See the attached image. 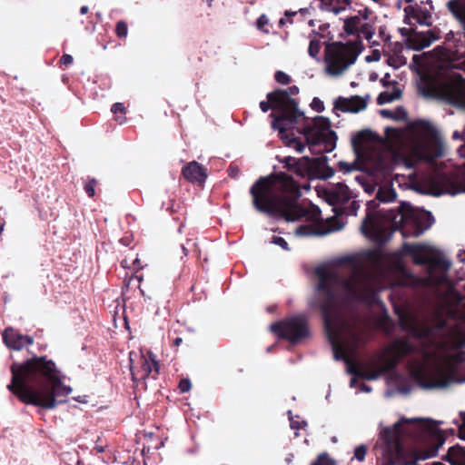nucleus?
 I'll return each mask as SVG.
<instances>
[{
  "mask_svg": "<svg viewBox=\"0 0 465 465\" xmlns=\"http://www.w3.org/2000/svg\"><path fill=\"white\" fill-rule=\"evenodd\" d=\"M288 414H289L291 429H292V430H300V429L304 428L307 425V422L305 420H300V417L299 416L293 417L292 415V411H288Z\"/></svg>",
  "mask_w": 465,
  "mask_h": 465,
  "instance_id": "nucleus-35",
  "label": "nucleus"
},
{
  "mask_svg": "<svg viewBox=\"0 0 465 465\" xmlns=\"http://www.w3.org/2000/svg\"><path fill=\"white\" fill-rule=\"evenodd\" d=\"M376 205L375 201L368 203L361 231L364 236L378 243L388 241L397 229L401 230L403 236L419 237L434 223L430 212L414 208L405 203L396 209L372 210Z\"/></svg>",
  "mask_w": 465,
  "mask_h": 465,
  "instance_id": "nucleus-6",
  "label": "nucleus"
},
{
  "mask_svg": "<svg viewBox=\"0 0 465 465\" xmlns=\"http://www.w3.org/2000/svg\"><path fill=\"white\" fill-rule=\"evenodd\" d=\"M130 370L133 381L146 379L153 371L158 373L159 364L154 355L148 351L147 354L130 352Z\"/></svg>",
  "mask_w": 465,
  "mask_h": 465,
  "instance_id": "nucleus-16",
  "label": "nucleus"
},
{
  "mask_svg": "<svg viewBox=\"0 0 465 465\" xmlns=\"http://www.w3.org/2000/svg\"><path fill=\"white\" fill-rule=\"evenodd\" d=\"M122 266L126 268V267H130L128 262H127V259H124L122 261Z\"/></svg>",
  "mask_w": 465,
  "mask_h": 465,
  "instance_id": "nucleus-60",
  "label": "nucleus"
},
{
  "mask_svg": "<svg viewBox=\"0 0 465 465\" xmlns=\"http://www.w3.org/2000/svg\"><path fill=\"white\" fill-rule=\"evenodd\" d=\"M460 424L458 421H456V424L459 426V438L460 440H465V412H460Z\"/></svg>",
  "mask_w": 465,
  "mask_h": 465,
  "instance_id": "nucleus-42",
  "label": "nucleus"
},
{
  "mask_svg": "<svg viewBox=\"0 0 465 465\" xmlns=\"http://www.w3.org/2000/svg\"><path fill=\"white\" fill-rule=\"evenodd\" d=\"M338 168L340 172L344 173H350L356 170V164L354 163L339 162Z\"/></svg>",
  "mask_w": 465,
  "mask_h": 465,
  "instance_id": "nucleus-37",
  "label": "nucleus"
},
{
  "mask_svg": "<svg viewBox=\"0 0 465 465\" xmlns=\"http://www.w3.org/2000/svg\"><path fill=\"white\" fill-rule=\"evenodd\" d=\"M192 384L190 380L183 379L179 383V389L182 392H187L191 390Z\"/></svg>",
  "mask_w": 465,
  "mask_h": 465,
  "instance_id": "nucleus-45",
  "label": "nucleus"
},
{
  "mask_svg": "<svg viewBox=\"0 0 465 465\" xmlns=\"http://www.w3.org/2000/svg\"><path fill=\"white\" fill-rule=\"evenodd\" d=\"M318 305L324 328L336 361H344L347 371L353 374L351 387H356L358 378L377 380L381 371H359L352 360L357 349L365 341V327L361 320L351 312L357 304H378L384 309L379 292L385 289L382 272L370 264L362 255L340 258L335 264L316 268Z\"/></svg>",
  "mask_w": 465,
  "mask_h": 465,
  "instance_id": "nucleus-1",
  "label": "nucleus"
},
{
  "mask_svg": "<svg viewBox=\"0 0 465 465\" xmlns=\"http://www.w3.org/2000/svg\"><path fill=\"white\" fill-rule=\"evenodd\" d=\"M446 460L451 465H465V449L460 445L449 449Z\"/></svg>",
  "mask_w": 465,
  "mask_h": 465,
  "instance_id": "nucleus-26",
  "label": "nucleus"
},
{
  "mask_svg": "<svg viewBox=\"0 0 465 465\" xmlns=\"http://www.w3.org/2000/svg\"><path fill=\"white\" fill-rule=\"evenodd\" d=\"M401 91L399 88H394L392 91H385L378 96V104H384L393 102L401 97Z\"/></svg>",
  "mask_w": 465,
  "mask_h": 465,
  "instance_id": "nucleus-30",
  "label": "nucleus"
},
{
  "mask_svg": "<svg viewBox=\"0 0 465 465\" xmlns=\"http://www.w3.org/2000/svg\"><path fill=\"white\" fill-rule=\"evenodd\" d=\"M183 340L180 337L174 339L173 342L176 346H179L182 343Z\"/></svg>",
  "mask_w": 465,
  "mask_h": 465,
  "instance_id": "nucleus-58",
  "label": "nucleus"
},
{
  "mask_svg": "<svg viewBox=\"0 0 465 465\" xmlns=\"http://www.w3.org/2000/svg\"><path fill=\"white\" fill-rule=\"evenodd\" d=\"M183 251L184 254L186 255L187 252H186V248L184 246H183Z\"/></svg>",
  "mask_w": 465,
  "mask_h": 465,
  "instance_id": "nucleus-63",
  "label": "nucleus"
},
{
  "mask_svg": "<svg viewBox=\"0 0 465 465\" xmlns=\"http://www.w3.org/2000/svg\"><path fill=\"white\" fill-rule=\"evenodd\" d=\"M292 459H293V456H292V455H291V456H289V457H287V458H286V461H287L288 463H290V462H292Z\"/></svg>",
  "mask_w": 465,
  "mask_h": 465,
  "instance_id": "nucleus-61",
  "label": "nucleus"
},
{
  "mask_svg": "<svg viewBox=\"0 0 465 465\" xmlns=\"http://www.w3.org/2000/svg\"><path fill=\"white\" fill-rule=\"evenodd\" d=\"M367 62H378L381 59V52L378 49H374L371 54L366 56Z\"/></svg>",
  "mask_w": 465,
  "mask_h": 465,
  "instance_id": "nucleus-46",
  "label": "nucleus"
},
{
  "mask_svg": "<svg viewBox=\"0 0 465 465\" xmlns=\"http://www.w3.org/2000/svg\"><path fill=\"white\" fill-rule=\"evenodd\" d=\"M270 331L279 338L296 343L308 334V328L303 316H293L270 325Z\"/></svg>",
  "mask_w": 465,
  "mask_h": 465,
  "instance_id": "nucleus-13",
  "label": "nucleus"
},
{
  "mask_svg": "<svg viewBox=\"0 0 465 465\" xmlns=\"http://www.w3.org/2000/svg\"><path fill=\"white\" fill-rule=\"evenodd\" d=\"M240 171L237 167H230L229 168V175L232 178H236L239 174Z\"/></svg>",
  "mask_w": 465,
  "mask_h": 465,
  "instance_id": "nucleus-51",
  "label": "nucleus"
},
{
  "mask_svg": "<svg viewBox=\"0 0 465 465\" xmlns=\"http://www.w3.org/2000/svg\"><path fill=\"white\" fill-rule=\"evenodd\" d=\"M308 24H309L310 26H312L314 25V21L312 19H310L308 21Z\"/></svg>",
  "mask_w": 465,
  "mask_h": 465,
  "instance_id": "nucleus-62",
  "label": "nucleus"
},
{
  "mask_svg": "<svg viewBox=\"0 0 465 465\" xmlns=\"http://www.w3.org/2000/svg\"><path fill=\"white\" fill-rule=\"evenodd\" d=\"M445 96L450 104L465 109V80L460 79L448 84Z\"/></svg>",
  "mask_w": 465,
  "mask_h": 465,
  "instance_id": "nucleus-20",
  "label": "nucleus"
},
{
  "mask_svg": "<svg viewBox=\"0 0 465 465\" xmlns=\"http://www.w3.org/2000/svg\"><path fill=\"white\" fill-rule=\"evenodd\" d=\"M73 56L71 54H64L62 57H61V64H64V65H69L73 63Z\"/></svg>",
  "mask_w": 465,
  "mask_h": 465,
  "instance_id": "nucleus-49",
  "label": "nucleus"
},
{
  "mask_svg": "<svg viewBox=\"0 0 465 465\" xmlns=\"http://www.w3.org/2000/svg\"><path fill=\"white\" fill-rule=\"evenodd\" d=\"M298 190L294 180L284 173H278L266 177H261L251 187L254 208L272 218H283L286 222L305 221L295 230L297 236L324 235L341 230L347 221L343 215L357 214L360 203L355 200L356 193L342 183H337L325 190L327 202L332 206L335 216L326 220V229L323 232L315 230L312 226L320 216V211L310 204L298 203L291 198Z\"/></svg>",
  "mask_w": 465,
  "mask_h": 465,
  "instance_id": "nucleus-3",
  "label": "nucleus"
},
{
  "mask_svg": "<svg viewBox=\"0 0 465 465\" xmlns=\"http://www.w3.org/2000/svg\"><path fill=\"white\" fill-rule=\"evenodd\" d=\"M457 256L460 262H465V250L460 251Z\"/></svg>",
  "mask_w": 465,
  "mask_h": 465,
  "instance_id": "nucleus-54",
  "label": "nucleus"
},
{
  "mask_svg": "<svg viewBox=\"0 0 465 465\" xmlns=\"http://www.w3.org/2000/svg\"><path fill=\"white\" fill-rule=\"evenodd\" d=\"M376 15L368 7L360 9L357 14L347 16L343 20V30L348 35L356 36L361 40H366L371 45H378L379 42L374 38L376 32Z\"/></svg>",
  "mask_w": 465,
  "mask_h": 465,
  "instance_id": "nucleus-12",
  "label": "nucleus"
},
{
  "mask_svg": "<svg viewBox=\"0 0 465 465\" xmlns=\"http://www.w3.org/2000/svg\"><path fill=\"white\" fill-rule=\"evenodd\" d=\"M75 400H76L77 401H79V402H86V401H86V396H84V397H81V396H80V397L76 398Z\"/></svg>",
  "mask_w": 465,
  "mask_h": 465,
  "instance_id": "nucleus-59",
  "label": "nucleus"
},
{
  "mask_svg": "<svg viewBox=\"0 0 465 465\" xmlns=\"http://www.w3.org/2000/svg\"><path fill=\"white\" fill-rule=\"evenodd\" d=\"M369 136V132L361 131L351 139L352 146L357 154H359L361 151L364 150V143L368 140Z\"/></svg>",
  "mask_w": 465,
  "mask_h": 465,
  "instance_id": "nucleus-29",
  "label": "nucleus"
},
{
  "mask_svg": "<svg viewBox=\"0 0 465 465\" xmlns=\"http://www.w3.org/2000/svg\"><path fill=\"white\" fill-rule=\"evenodd\" d=\"M401 31V35L406 37L407 46L410 49L417 51L430 46L439 38L438 34L431 29L427 31H416L414 29L403 28Z\"/></svg>",
  "mask_w": 465,
  "mask_h": 465,
  "instance_id": "nucleus-17",
  "label": "nucleus"
},
{
  "mask_svg": "<svg viewBox=\"0 0 465 465\" xmlns=\"http://www.w3.org/2000/svg\"><path fill=\"white\" fill-rule=\"evenodd\" d=\"M271 242L281 246L283 250H289L288 243L282 237L273 236Z\"/></svg>",
  "mask_w": 465,
  "mask_h": 465,
  "instance_id": "nucleus-44",
  "label": "nucleus"
},
{
  "mask_svg": "<svg viewBox=\"0 0 465 465\" xmlns=\"http://www.w3.org/2000/svg\"><path fill=\"white\" fill-rule=\"evenodd\" d=\"M5 345L13 350L20 351L34 342L31 336L23 335L13 328H6L3 332Z\"/></svg>",
  "mask_w": 465,
  "mask_h": 465,
  "instance_id": "nucleus-19",
  "label": "nucleus"
},
{
  "mask_svg": "<svg viewBox=\"0 0 465 465\" xmlns=\"http://www.w3.org/2000/svg\"><path fill=\"white\" fill-rule=\"evenodd\" d=\"M11 372L12 380L7 389L25 404L54 409L73 391L70 386L63 383V376L54 362L45 357L15 362Z\"/></svg>",
  "mask_w": 465,
  "mask_h": 465,
  "instance_id": "nucleus-5",
  "label": "nucleus"
},
{
  "mask_svg": "<svg viewBox=\"0 0 465 465\" xmlns=\"http://www.w3.org/2000/svg\"><path fill=\"white\" fill-rule=\"evenodd\" d=\"M267 98L268 102L262 101L260 103V108L263 113L269 109L272 110L271 117L274 120L272 123V127L278 130L281 139L288 147L300 153H302L305 148L303 143L287 134L290 129L294 128L296 124L304 120L303 113L298 109L296 101L290 97L286 91L282 90L268 94Z\"/></svg>",
  "mask_w": 465,
  "mask_h": 465,
  "instance_id": "nucleus-9",
  "label": "nucleus"
},
{
  "mask_svg": "<svg viewBox=\"0 0 465 465\" xmlns=\"http://www.w3.org/2000/svg\"><path fill=\"white\" fill-rule=\"evenodd\" d=\"M87 12H88V6L84 5L81 7V9H80L81 15H85Z\"/></svg>",
  "mask_w": 465,
  "mask_h": 465,
  "instance_id": "nucleus-57",
  "label": "nucleus"
},
{
  "mask_svg": "<svg viewBox=\"0 0 465 465\" xmlns=\"http://www.w3.org/2000/svg\"><path fill=\"white\" fill-rule=\"evenodd\" d=\"M309 150L312 154H321L316 158L308 156V163H303L302 175L316 179H329L334 171L328 165V158L322 155L332 152L336 147L337 136L331 129L328 118L317 116L302 128Z\"/></svg>",
  "mask_w": 465,
  "mask_h": 465,
  "instance_id": "nucleus-8",
  "label": "nucleus"
},
{
  "mask_svg": "<svg viewBox=\"0 0 465 465\" xmlns=\"http://www.w3.org/2000/svg\"><path fill=\"white\" fill-rule=\"evenodd\" d=\"M359 95H353L348 98L340 96L334 102L333 111L337 114L338 111L342 113L356 114L367 107V99Z\"/></svg>",
  "mask_w": 465,
  "mask_h": 465,
  "instance_id": "nucleus-18",
  "label": "nucleus"
},
{
  "mask_svg": "<svg viewBox=\"0 0 465 465\" xmlns=\"http://www.w3.org/2000/svg\"><path fill=\"white\" fill-rule=\"evenodd\" d=\"M413 386L405 381H401L395 385V387L391 388L386 391V395L388 397L395 396L396 394H400L402 396H407L412 391Z\"/></svg>",
  "mask_w": 465,
  "mask_h": 465,
  "instance_id": "nucleus-28",
  "label": "nucleus"
},
{
  "mask_svg": "<svg viewBox=\"0 0 465 465\" xmlns=\"http://www.w3.org/2000/svg\"><path fill=\"white\" fill-rule=\"evenodd\" d=\"M410 3L404 8L405 22L411 26L420 25L430 26L432 24V0H406Z\"/></svg>",
  "mask_w": 465,
  "mask_h": 465,
  "instance_id": "nucleus-15",
  "label": "nucleus"
},
{
  "mask_svg": "<svg viewBox=\"0 0 465 465\" xmlns=\"http://www.w3.org/2000/svg\"><path fill=\"white\" fill-rule=\"evenodd\" d=\"M450 66L465 73V53L457 54L450 58Z\"/></svg>",
  "mask_w": 465,
  "mask_h": 465,
  "instance_id": "nucleus-34",
  "label": "nucleus"
},
{
  "mask_svg": "<svg viewBox=\"0 0 465 465\" xmlns=\"http://www.w3.org/2000/svg\"><path fill=\"white\" fill-rule=\"evenodd\" d=\"M361 52L360 42L326 44L324 51L326 74L332 77L343 74L356 62Z\"/></svg>",
  "mask_w": 465,
  "mask_h": 465,
  "instance_id": "nucleus-11",
  "label": "nucleus"
},
{
  "mask_svg": "<svg viewBox=\"0 0 465 465\" xmlns=\"http://www.w3.org/2000/svg\"><path fill=\"white\" fill-rule=\"evenodd\" d=\"M111 111L114 114H117V113L124 114L125 112V107H124V104H122V103H115L112 105Z\"/></svg>",
  "mask_w": 465,
  "mask_h": 465,
  "instance_id": "nucleus-48",
  "label": "nucleus"
},
{
  "mask_svg": "<svg viewBox=\"0 0 465 465\" xmlns=\"http://www.w3.org/2000/svg\"><path fill=\"white\" fill-rule=\"evenodd\" d=\"M395 197L396 193L389 186L380 187L376 193L377 200L380 203H384L392 202L395 199Z\"/></svg>",
  "mask_w": 465,
  "mask_h": 465,
  "instance_id": "nucleus-31",
  "label": "nucleus"
},
{
  "mask_svg": "<svg viewBox=\"0 0 465 465\" xmlns=\"http://www.w3.org/2000/svg\"><path fill=\"white\" fill-rule=\"evenodd\" d=\"M381 115L384 118H391V119H394L395 116H394V113L391 110H388V109H383L381 111Z\"/></svg>",
  "mask_w": 465,
  "mask_h": 465,
  "instance_id": "nucleus-50",
  "label": "nucleus"
},
{
  "mask_svg": "<svg viewBox=\"0 0 465 465\" xmlns=\"http://www.w3.org/2000/svg\"><path fill=\"white\" fill-rule=\"evenodd\" d=\"M311 15V8H301L298 11H285L284 16L279 20V26L283 27L288 24L302 23Z\"/></svg>",
  "mask_w": 465,
  "mask_h": 465,
  "instance_id": "nucleus-22",
  "label": "nucleus"
},
{
  "mask_svg": "<svg viewBox=\"0 0 465 465\" xmlns=\"http://www.w3.org/2000/svg\"><path fill=\"white\" fill-rule=\"evenodd\" d=\"M444 143L436 126L429 121L418 120L410 125L404 165L411 169L418 162H431L444 154Z\"/></svg>",
  "mask_w": 465,
  "mask_h": 465,
  "instance_id": "nucleus-10",
  "label": "nucleus"
},
{
  "mask_svg": "<svg viewBox=\"0 0 465 465\" xmlns=\"http://www.w3.org/2000/svg\"><path fill=\"white\" fill-rule=\"evenodd\" d=\"M311 106L313 110H315L318 113H321L324 110V104L322 101L317 97L313 98Z\"/></svg>",
  "mask_w": 465,
  "mask_h": 465,
  "instance_id": "nucleus-43",
  "label": "nucleus"
},
{
  "mask_svg": "<svg viewBox=\"0 0 465 465\" xmlns=\"http://www.w3.org/2000/svg\"><path fill=\"white\" fill-rule=\"evenodd\" d=\"M256 27L257 29L262 32V34H270L271 29L272 27V25L269 19V17L262 14L261 15L258 19L256 20Z\"/></svg>",
  "mask_w": 465,
  "mask_h": 465,
  "instance_id": "nucleus-32",
  "label": "nucleus"
},
{
  "mask_svg": "<svg viewBox=\"0 0 465 465\" xmlns=\"http://www.w3.org/2000/svg\"><path fill=\"white\" fill-rule=\"evenodd\" d=\"M289 95L291 96L292 94H298L299 92V89L297 86H291L288 90H285Z\"/></svg>",
  "mask_w": 465,
  "mask_h": 465,
  "instance_id": "nucleus-52",
  "label": "nucleus"
},
{
  "mask_svg": "<svg viewBox=\"0 0 465 465\" xmlns=\"http://www.w3.org/2000/svg\"><path fill=\"white\" fill-rule=\"evenodd\" d=\"M84 190L90 197H93L95 193L94 181L92 180V181H89L88 183H86L84 185Z\"/></svg>",
  "mask_w": 465,
  "mask_h": 465,
  "instance_id": "nucleus-47",
  "label": "nucleus"
},
{
  "mask_svg": "<svg viewBox=\"0 0 465 465\" xmlns=\"http://www.w3.org/2000/svg\"><path fill=\"white\" fill-rule=\"evenodd\" d=\"M323 38V35L315 33V31H312V35H310L308 54L312 58H314L317 61H320L318 54L321 51L322 45L326 43L325 41H322Z\"/></svg>",
  "mask_w": 465,
  "mask_h": 465,
  "instance_id": "nucleus-27",
  "label": "nucleus"
},
{
  "mask_svg": "<svg viewBox=\"0 0 465 465\" xmlns=\"http://www.w3.org/2000/svg\"><path fill=\"white\" fill-rule=\"evenodd\" d=\"M431 420L401 419L381 430L379 465H410L437 456L445 438Z\"/></svg>",
  "mask_w": 465,
  "mask_h": 465,
  "instance_id": "nucleus-4",
  "label": "nucleus"
},
{
  "mask_svg": "<svg viewBox=\"0 0 465 465\" xmlns=\"http://www.w3.org/2000/svg\"><path fill=\"white\" fill-rule=\"evenodd\" d=\"M359 391H361V392H371V388L368 385H365V384H361Z\"/></svg>",
  "mask_w": 465,
  "mask_h": 465,
  "instance_id": "nucleus-53",
  "label": "nucleus"
},
{
  "mask_svg": "<svg viewBox=\"0 0 465 465\" xmlns=\"http://www.w3.org/2000/svg\"><path fill=\"white\" fill-rule=\"evenodd\" d=\"M402 252L409 254L414 263L424 266L426 276L419 277L408 272L401 263V252L395 253L396 269L401 272L400 284L411 287H431L443 284L447 281V271L450 262L441 252L430 245L423 243H404Z\"/></svg>",
  "mask_w": 465,
  "mask_h": 465,
  "instance_id": "nucleus-7",
  "label": "nucleus"
},
{
  "mask_svg": "<svg viewBox=\"0 0 465 465\" xmlns=\"http://www.w3.org/2000/svg\"><path fill=\"white\" fill-rule=\"evenodd\" d=\"M280 163L283 164L284 168L293 171L297 175H302L303 163H308V156L302 158H294L292 156H285L281 158Z\"/></svg>",
  "mask_w": 465,
  "mask_h": 465,
  "instance_id": "nucleus-24",
  "label": "nucleus"
},
{
  "mask_svg": "<svg viewBox=\"0 0 465 465\" xmlns=\"http://www.w3.org/2000/svg\"><path fill=\"white\" fill-rule=\"evenodd\" d=\"M311 465H335V462L327 454H321Z\"/></svg>",
  "mask_w": 465,
  "mask_h": 465,
  "instance_id": "nucleus-38",
  "label": "nucleus"
},
{
  "mask_svg": "<svg viewBox=\"0 0 465 465\" xmlns=\"http://www.w3.org/2000/svg\"><path fill=\"white\" fill-rule=\"evenodd\" d=\"M446 5L465 32V0H450Z\"/></svg>",
  "mask_w": 465,
  "mask_h": 465,
  "instance_id": "nucleus-23",
  "label": "nucleus"
},
{
  "mask_svg": "<svg viewBox=\"0 0 465 465\" xmlns=\"http://www.w3.org/2000/svg\"><path fill=\"white\" fill-rule=\"evenodd\" d=\"M115 31L119 37H125L128 33L127 25L123 21H119L116 25Z\"/></svg>",
  "mask_w": 465,
  "mask_h": 465,
  "instance_id": "nucleus-41",
  "label": "nucleus"
},
{
  "mask_svg": "<svg viewBox=\"0 0 465 465\" xmlns=\"http://www.w3.org/2000/svg\"><path fill=\"white\" fill-rule=\"evenodd\" d=\"M348 0H321L320 7L322 11L338 15L349 5Z\"/></svg>",
  "mask_w": 465,
  "mask_h": 465,
  "instance_id": "nucleus-25",
  "label": "nucleus"
},
{
  "mask_svg": "<svg viewBox=\"0 0 465 465\" xmlns=\"http://www.w3.org/2000/svg\"><path fill=\"white\" fill-rule=\"evenodd\" d=\"M432 465H442V464L440 462H433Z\"/></svg>",
  "mask_w": 465,
  "mask_h": 465,
  "instance_id": "nucleus-64",
  "label": "nucleus"
},
{
  "mask_svg": "<svg viewBox=\"0 0 465 465\" xmlns=\"http://www.w3.org/2000/svg\"><path fill=\"white\" fill-rule=\"evenodd\" d=\"M412 60L415 64L421 65V63H420L421 57L420 56L415 54V55H413Z\"/></svg>",
  "mask_w": 465,
  "mask_h": 465,
  "instance_id": "nucleus-55",
  "label": "nucleus"
},
{
  "mask_svg": "<svg viewBox=\"0 0 465 465\" xmlns=\"http://www.w3.org/2000/svg\"><path fill=\"white\" fill-rule=\"evenodd\" d=\"M132 268L134 270H136L139 268V259L138 258H134V261H133V266Z\"/></svg>",
  "mask_w": 465,
  "mask_h": 465,
  "instance_id": "nucleus-56",
  "label": "nucleus"
},
{
  "mask_svg": "<svg viewBox=\"0 0 465 465\" xmlns=\"http://www.w3.org/2000/svg\"><path fill=\"white\" fill-rule=\"evenodd\" d=\"M274 79L281 84H288L291 81V77L282 71H277L275 73Z\"/></svg>",
  "mask_w": 465,
  "mask_h": 465,
  "instance_id": "nucleus-40",
  "label": "nucleus"
},
{
  "mask_svg": "<svg viewBox=\"0 0 465 465\" xmlns=\"http://www.w3.org/2000/svg\"><path fill=\"white\" fill-rule=\"evenodd\" d=\"M451 138L454 141L462 142V143L458 147L457 152L460 157L465 158V125L463 126L461 131H454L452 133Z\"/></svg>",
  "mask_w": 465,
  "mask_h": 465,
  "instance_id": "nucleus-33",
  "label": "nucleus"
},
{
  "mask_svg": "<svg viewBox=\"0 0 465 465\" xmlns=\"http://www.w3.org/2000/svg\"><path fill=\"white\" fill-rule=\"evenodd\" d=\"M183 177L193 183H203L207 178L205 169L197 162L193 161L183 168Z\"/></svg>",
  "mask_w": 465,
  "mask_h": 465,
  "instance_id": "nucleus-21",
  "label": "nucleus"
},
{
  "mask_svg": "<svg viewBox=\"0 0 465 465\" xmlns=\"http://www.w3.org/2000/svg\"><path fill=\"white\" fill-rule=\"evenodd\" d=\"M367 447L364 444H361L355 448L354 450V459L359 461H363L366 456Z\"/></svg>",
  "mask_w": 465,
  "mask_h": 465,
  "instance_id": "nucleus-39",
  "label": "nucleus"
},
{
  "mask_svg": "<svg viewBox=\"0 0 465 465\" xmlns=\"http://www.w3.org/2000/svg\"><path fill=\"white\" fill-rule=\"evenodd\" d=\"M402 330L411 340H397L389 349V367H394L404 356L415 353L410 372L425 390L440 389L452 382H465L459 372L465 369V332L450 330L445 322L435 326L417 321L409 312L394 305Z\"/></svg>",
  "mask_w": 465,
  "mask_h": 465,
  "instance_id": "nucleus-2",
  "label": "nucleus"
},
{
  "mask_svg": "<svg viewBox=\"0 0 465 465\" xmlns=\"http://www.w3.org/2000/svg\"><path fill=\"white\" fill-rule=\"evenodd\" d=\"M409 177L411 189L417 193L436 196L449 193L442 183V178L436 173H414ZM450 193L454 195L457 192H450Z\"/></svg>",
  "mask_w": 465,
  "mask_h": 465,
  "instance_id": "nucleus-14",
  "label": "nucleus"
},
{
  "mask_svg": "<svg viewBox=\"0 0 465 465\" xmlns=\"http://www.w3.org/2000/svg\"><path fill=\"white\" fill-rule=\"evenodd\" d=\"M354 179L364 189L366 193H371V192L374 191V188L371 185L367 184L368 177L365 174H357L354 177Z\"/></svg>",
  "mask_w": 465,
  "mask_h": 465,
  "instance_id": "nucleus-36",
  "label": "nucleus"
}]
</instances>
